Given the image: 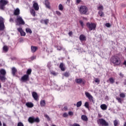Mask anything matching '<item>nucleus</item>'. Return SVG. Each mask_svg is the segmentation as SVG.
Instances as JSON below:
<instances>
[{
    "instance_id": "1",
    "label": "nucleus",
    "mask_w": 126,
    "mask_h": 126,
    "mask_svg": "<svg viewBox=\"0 0 126 126\" xmlns=\"http://www.w3.org/2000/svg\"><path fill=\"white\" fill-rule=\"evenodd\" d=\"M111 63L114 64L115 66L121 64V59L118 56H113L111 59Z\"/></svg>"
},
{
    "instance_id": "2",
    "label": "nucleus",
    "mask_w": 126,
    "mask_h": 126,
    "mask_svg": "<svg viewBox=\"0 0 126 126\" xmlns=\"http://www.w3.org/2000/svg\"><path fill=\"white\" fill-rule=\"evenodd\" d=\"M6 75V71L4 69H1L0 70V80L2 82H5V80H6V77L5 76Z\"/></svg>"
},
{
    "instance_id": "3",
    "label": "nucleus",
    "mask_w": 126,
    "mask_h": 126,
    "mask_svg": "<svg viewBox=\"0 0 126 126\" xmlns=\"http://www.w3.org/2000/svg\"><path fill=\"white\" fill-rule=\"evenodd\" d=\"M79 10L80 14L86 15L88 11V8L86 6L82 5L80 7Z\"/></svg>"
},
{
    "instance_id": "4",
    "label": "nucleus",
    "mask_w": 126,
    "mask_h": 126,
    "mask_svg": "<svg viewBox=\"0 0 126 126\" xmlns=\"http://www.w3.org/2000/svg\"><path fill=\"white\" fill-rule=\"evenodd\" d=\"M28 121L30 124H34V123H40V119H39V117L35 118V117L33 116L30 117Z\"/></svg>"
},
{
    "instance_id": "5",
    "label": "nucleus",
    "mask_w": 126,
    "mask_h": 126,
    "mask_svg": "<svg viewBox=\"0 0 126 126\" xmlns=\"http://www.w3.org/2000/svg\"><path fill=\"white\" fill-rule=\"evenodd\" d=\"M97 124L99 126H109V123L103 119H99L97 120Z\"/></svg>"
},
{
    "instance_id": "6",
    "label": "nucleus",
    "mask_w": 126,
    "mask_h": 126,
    "mask_svg": "<svg viewBox=\"0 0 126 126\" xmlns=\"http://www.w3.org/2000/svg\"><path fill=\"white\" fill-rule=\"evenodd\" d=\"M16 22L19 24V25H24L25 24V22L23 20V19H22V17L20 16H17Z\"/></svg>"
},
{
    "instance_id": "7",
    "label": "nucleus",
    "mask_w": 126,
    "mask_h": 126,
    "mask_svg": "<svg viewBox=\"0 0 126 126\" xmlns=\"http://www.w3.org/2000/svg\"><path fill=\"white\" fill-rule=\"evenodd\" d=\"M8 3V1L6 0H0V9L1 10H4L5 8V5Z\"/></svg>"
},
{
    "instance_id": "8",
    "label": "nucleus",
    "mask_w": 126,
    "mask_h": 126,
    "mask_svg": "<svg viewBox=\"0 0 126 126\" xmlns=\"http://www.w3.org/2000/svg\"><path fill=\"white\" fill-rule=\"evenodd\" d=\"M87 27L89 29L90 31H92V30H95L96 29V24L93 23H87Z\"/></svg>"
},
{
    "instance_id": "9",
    "label": "nucleus",
    "mask_w": 126,
    "mask_h": 126,
    "mask_svg": "<svg viewBox=\"0 0 126 126\" xmlns=\"http://www.w3.org/2000/svg\"><path fill=\"white\" fill-rule=\"evenodd\" d=\"M4 19L2 17L0 16V31H3L5 27L4 26Z\"/></svg>"
},
{
    "instance_id": "10",
    "label": "nucleus",
    "mask_w": 126,
    "mask_h": 126,
    "mask_svg": "<svg viewBox=\"0 0 126 126\" xmlns=\"http://www.w3.org/2000/svg\"><path fill=\"white\" fill-rule=\"evenodd\" d=\"M21 80L23 82H26V81H29V76L25 74L21 77Z\"/></svg>"
},
{
    "instance_id": "11",
    "label": "nucleus",
    "mask_w": 126,
    "mask_h": 126,
    "mask_svg": "<svg viewBox=\"0 0 126 126\" xmlns=\"http://www.w3.org/2000/svg\"><path fill=\"white\" fill-rule=\"evenodd\" d=\"M85 94L86 97H87L89 100H90V101H92V102H93V96H92V95H91V94H90L89 93L85 92Z\"/></svg>"
},
{
    "instance_id": "12",
    "label": "nucleus",
    "mask_w": 126,
    "mask_h": 126,
    "mask_svg": "<svg viewBox=\"0 0 126 126\" xmlns=\"http://www.w3.org/2000/svg\"><path fill=\"white\" fill-rule=\"evenodd\" d=\"M19 14H20V10H19V8H17L15 10H14V15L19 16Z\"/></svg>"
},
{
    "instance_id": "13",
    "label": "nucleus",
    "mask_w": 126,
    "mask_h": 126,
    "mask_svg": "<svg viewBox=\"0 0 126 126\" xmlns=\"http://www.w3.org/2000/svg\"><path fill=\"white\" fill-rule=\"evenodd\" d=\"M32 97L34 99V100H35L36 101V100H38V94H37V93H36L35 92H33L32 93Z\"/></svg>"
},
{
    "instance_id": "14",
    "label": "nucleus",
    "mask_w": 126,
    "mask_h": 126,
    "mask_svg": "<svg viewBox=\"0 0 126 126\" xmlns=\"http://www.w3.org/2000/svg\"><path fill=\"white\" fill-rule=\"evenodd\" d=\"M44 4L47 8H49V9L51 8V6L50 5V2H49L48 0H45Z\"/></svg>"
},
{
    "instance_id": "15",
    "label": "nucleus",
    "mask_w": 126,
    "mask_h": 126,
    "mask_svg": "<svg viewBox=\"0 0 126 126\" xmlns=\"http://www.w3.org/2000/svg\"><path fill=\"white\" fill-rule=\"evenodd\" d=\"M33 7L34 8L35 10H39V5L37 2H34L33 4Z\"/></svg>"
},
{
    "instance_id": "16",
    "label": "nucleus",
    "mask_w": 126,
    "mask_h": 126,
    "mask_svg": "<svg viewBox=\"0 0 126 126\" xmlns=\"http://www.w3.org/2000/svg\"><path fill=\"white\" fill-rule=\"evenodd\" d=\"M26 106L28 107V108H33L34 107V104L32 102H27L26 103Z\"/></svg>"
},
{
    "instance_id": "17",
    "label": "nucleus",
    "mask_w": 126,
    "mask_h": 126,
    "mask_svg": "<svg viewBox=\"0 0 126 126\" xmlns=\"http://www.w3.org/2000/svg\"><path fill=\"white\" fill-rule=\"evenodd\" d=\"M79 39L81 41H85L86 40V36L83 34H81L80 35Z\"/></svg>"
},
{
    "instance_id": "18",
    "label": "nucleus",
    "mask_w": 126,
    "mask_h": 126,
    "mask_svg": "<svg viewBox=\"0 0 126 126\" xmlns=\"http://www.w3.org/2000/svg\"><path fill=\"white\" fill-rule=\"evenodd\" d=\"M16 72H17V69L14 67L12 68V74H13V76H15Z\"/></svg>"
},
{
    "instance_id": "19",
    "label": "nucleus",
    "mask_w": 126,
    "mask_h": 126,
    "mask_svg": "<svg viewBox=\"0 0 126 126\" xmlns=\"http://www.w3.org/2000/svg\"><path fill=\"white\" fill-rule=\"evenodd\" d=\"M100 108L102 110L105 111L107 109L108 106H107L106 104H101L100 105Z\"/></svg>"
},
{
    "instance_id": "20",
    "label": "nucleus",
    "mask_w": 126,
    "mask_h": 126,
    "mask_svg": "<svg viewBox=\"0 0 126 126\" xmlns=\"http://www.w3.org/2000/svg\"><path fill=\"white\" fill-rule=\"evenodd\" d=\"M60 68H61L62 71H64V70H65V69L64 68V64L63 63H61L60 65Z\"/></svg>"
},
{
    "instance_id": "21",
    "label": "nucleus",
    "mask_w": 126,
    "mask_h": 126,
    "mask_svg": "<svg viewBox=\"0 0 126 126\" xmlns=\"http://www.w3.org/2000/svg\"><path fill=\"white\" fill-rule=\"evenodd\" d=\"M81 119L83 121H84L85 122H87V121H88V118H87V116H86V115H82Z\"/></svg>"
},
{
    "instance_id": "22",
    "label": "nucleus",
    "mask_w": 126,
    "mask_h": 126,
    "mask_svg": "<svg viewBox=\"0 0 126 126\" xmlns=\"http://www.w3.org/2000/svg\"><path fill=\"white\" fill-rule=\"evenodd\" d=\"M31 50H32V53H35V52H36V51H37V47H36V46H32L31 47Z\"/></svg>"
},
{
    "instance_id": "23",
    "label": "nucleus",
    "mask_w": 126,
    "mask_h": 126,
    "mask_svg": "<svg viewBox=\"0 0 126 126\" xmlns=\"http://www.w3.org/2000/svg\"><path fill=\"white\" fill-rule=\"evenodd\" d=\"M40 105L41 107H45L46 106V101L45 100H41L40 101Z\"/></svg>"
},
{
    "instance_id": "24",
    "label": "nucleus",
    "mask_w": 126,
    "mask_h": 126,
    "mask_svg": "<svg viewBox=\"0 0 126 126\" xmlns=\"http://www.w3.org/2000/svg\"><path fill=\"white\" fill-rule=\"evenodd\" d=\"M3 50L4 52H5V53L8 52V47H7L6 45L4 46L3 47Z\"/></svg>"
},
{
    "instance_id": "25",
    "label": "nucleus",
    "mask_w": 126,
    "mask_h": 126,
    "mask_svg": "<svg viewBox=\"0 0 126 126\" xmlns=\"http://www.w3.org/2000/svg\"><path fill=\"white\" fill-rule=\"evenodd\" d=\"M82 105V101H78L76 103V106L77 108H79V107H81Z\"/></svg>"
},
{
    "instance_id": "26",
    "label": "nucleus",
    "mask_w": 126,
    "mask_h": 126,
    "mask_svg": "<svg viewBox=\"0 0 126 126\" xmlns=\"http://www.w3.org/2000/svg\"><path fill=\"white\" fill-rule=\"evenodd\" d=\"M75 81L77 83H78L79 84L82 83V79H76L75 80Z\"/></svg>"
},
{
    "instance_id": "27",
    "label": "nucleus",
    "mask_w": 126,
    "mask_h": 126,
    "mask_svg": "<svg viewBox=\"0 0 126 126\" xmlns=\"http://www.w3.org/2000/svg\"><path fill=\"white\" fill-rule=\"evenodd\" d=\"M26 32L27 33H30V34H32V30L28 28L26 29Z\"/></svg>"
},
{
    "instance_id": "28",
    "label": "nucleus",
    "mask_w": 126,
    "mask_h": 126,
    "mask_svg": "<svg viewBox=\"0 0 126 126\" xmlns=\"http://www.w3.org/2000/svg\"><path fill=\"white\" fill-rule=\"evenodd\" d=\"M109 81L111 84H113V83H115V79H114V78H110L109 79Z\"/></svg>"
},
{
    "instance_id": "29",
    "label": "nucleus",
    "mask_w": 126,
    "mask_h": 126,
    "mask_svg": "<svg viewBox=\"0 0 126 126\" xmlns=\"http://www.w3.org/2000/svg\"><path fill=\"white\" fill-rule=\"evenodd\" d=\"M31 72H32V70L31 69H29L27 71V75H28V76H29V75H30V74H31Z\"/></svg>"
},
{
    "instance_id": "30",
    "label": "nucleus",
    "mask_w": 126,
    "mask_h": 126,
    "mask_svg": "<svg viewBox=\"0 0 126 126\" xmlns=\"http://www.w3.org/2000/svg\"><path fill=\"white\" fill-rule=\"evenodd\" d=\"M113 124L114 126H117L118 125H119V121H118L117 120H115L114 121Z\"/></svg>"
},
{
    "instance_id": "31",
    "label": "nucleus",
    "mask_w": 126,
    "mask_h": 126,
    "mask_svg": "<svg viewBox=\"0 0 126 126\" xmlns=\"http://www.w3.org/2000/svg\"><path fill=\"white\" fill-rule=\"evenodd\" d=\"M31 13L32 15H33V16H35V15H36V12H35V10L34 9H32L31 11Z\"/></svg>"
},
{
    "instance_id": "32",
    "label": "nucleus",
    "mask_w": 126,
    "mask_h": 126,
    "mask_svg": "<svg viewBox=\"0 0 126 126\" xmlns=\"http://www.w3.org/2000/svg\"><path fill=\"white\" fill-rule=\"evenodd\" d=\"M116 100H117V101H118V103H120V104H122V98H121V97H116Z\"/></svg>"
},
{
    "instance_id": "33",
    "label": "nucleus",
    "mask_w": 126,
    "mask_h": 126,
    "mask_svg": "<svg viewBox=\"0 0 126 126\" xmlns=\"http://www.w3.org/2000/svg\"><path fill=\"white\" fill-rule=\"evenodd\" d=\"M59 9L60 10H63V4H60L59 5Z\"/></svg>"
},
{
    "instance_id": "34",
    "label": "nucleus",
    "mask_w": 126,
    "mask_h": 126,
    "mask_svg": "<svg viewBox=\"0 0 126 126\" xmlns=\"http://www.w3.org/2000/svg\"><path fill=\"white\" fill-rule=\"evenodd\" d=\"M98 14L99 16H101V17H103V16H104V12H103L102 11H99L98 12Z\"/></svg>"
},
{
    "instance_id": "35",
    "label": "nucleus",
    "mask_w": 126,
    "mask_h": 126,
    "mask_svg": "<svg viewBox=\"0 0 126 126\" xmlns=\"http://www.w3.org/2000/svg\"><path fill=\"white\" fill-rule=\"evenodd\" d=\"M120 97H121V98H126V94L125 93H121L120 94Z\"/></svg>"
},
{
    "instance_id": "36",
    "label": "nucleus",
    "mask_w": 126,
    "mask_h": 126,
    "mask_svg": "<svg viewBox=\"0 0 126 126\" xmlns=\"http://www.w3.org/2000/svg\"><path fill=\"white\" fill-rule=\"evenodd\" d=\"M85 107L88 109L89 108V103L88 102H86L84 104Z\"/></svg>"
},
{
    "instance_id": "37",
    "label": "nucleus",
    "mask_w": 126,
    "mask_h": 126,
    "mask_svg": "<svg viewBox=\"0 0 126 126\" xmlns=\"http://www.w3.org/2000/svg\"><path fill=\"white\" fill-rule=\"evenodd\" d=\"M63 75L65 77H68L69 76V73L67 72H66L64 73Z\"/></svg>"
},
{
    "instance_id": "38",
    "label": "nucleus",
    "mask_w": 126,
    "mask_h": 126,
    "mask_svg": "<svg viewBox=\"0 0 126 126\" xmlns=\"http://www.w3.org/2000/svg\"><path fill=\"white\" fill-rule=\"evenodd\" d=\"M58 51H62L63 50V47L62 46H58L56 47Z\"/></svg>"
},
{
    "instance_id": "39",
    "label": "nucleus",
    "mask_w": 126,
    "mask_h": 126,
    "mask_svg": "<svg viewBox=\"0 0 126 126\" xmlns=\"http://www.w3.org/2000/svg\"><path fill=\"white\" fill-rule=\"evenodd\" d=\"M44 23L45 25H48V23H49V19L44 20Z\"/></svg>"
},
{
    "instance_id": "40",
    "label": "nucleus",
    "mask_w": 126,
    "mask_h": 126,
    "mask_svg": "<svg viewBox=\"0 0 126 126\" xmlns=\"http://www.w3.org/2000/svg\"><path fill=\"white\" fill-rule=\"evenodd\" d=\"M20 34L22 36H25V35H26V33H25L23 31L20 32Z\"/></svg>"
},
{
    "instance_id": "41",
    "label": "nucleus",
    "mask_w": 126,
    "mask_h": 126,
    "mask_svg": "<svg viewBox=\"0 0 126 126\" xmlns=\"http://www.w3.org/2000/svg\"><path fill=\"white\" fill-rule=\"evenodd\" d=\"M17 126H24V125H23V123H22V122H19L18 123Z\"/></svg>"
},
{
    "instance_id": "42",
    "label": "nucleus",
    "mask_w": 126,
    "mask_h": 126,
    "mask_svg": "<svg viewBox=\"0 0 126 126\" xmlns=\"http://www.w3.org/2000/svg\"><path fill=\"white\" fill-rule=\"evenodd\" d=\"M17 30H18V32H20V33H21V32H22L23 31V30H22V29L21 28H18Z\"/></svg>"
},
{
    "instance_id": "43",
    "label": "nucleus",
    "mask_w": 126,
    "mask_h": 126,
    "mask_svg": "<svg viewBox=\"0 0 126 126\" xmlns=\"http://www.w3.org/2000/svg\"><path fill=\"white\" fill-rule=\"evenodd\" d=\"M94 81L96 83H100V80H99V79H98V78H95V80H94Z\"/></svg>"
},
{
    "instance_id": "44",
    "label": "nucleus",
    "mask_w": 126,
    "mask_h": 126,
    "mask_svg": "<svg viewBox=\"0 0 126 126\" xmlns=\"http://www.w3.org/2000/svg\"><path fill=\"white\" fill-rule=\"evenodd\" d=\"M68 114H67V113H64L63 114V118H67V117H68Z\"/></svg>"
},
{
    "instance_id": "45",
    "label": "nucleus",
    "mask_w": 126,
    "mask_h": 126,
    "mask_svg": "<svg viewBox=\"0 0 126 126\" xmlns=\"http://www.w3.org/2000/svg\"><path fill=\"white\" fill-rule=\"evenodd\" d=\"M32 61H33V60H36V56H32L31 58Z\"/></svg>"
},
{
    "instance_id": "46",
    "label": "nucleus",
    "mask_w": 126,
    "mask_h": 126,
    "mask_svg": "<svg viewBox=\"0 0 126 126\" xmlns=\"http://www.w3.org/2000/svg\"><path fill=\"white\" fill-rule=\"evenodd\" d=\"M105 26L108 28L111 27V25L110 24V23H106L105 24Z\"/></svg>"
},
{
    "instance_id": "47",
    "label": "nucleus",
    "mask_w": 126,
    "mask_h": 126,
    "mask_svg": "<svg viewBox=\"0 0 126 126\" xmlns=\"http://www.w3.org/2000/svg\"><path fill=\"white\" fill-rule=\"evenodd\" d=\"M79 22H80V24H81V26H82V27H83V26H84L83 22H82V21H80Z\"/></svg>"
},
{
    "instance_id": "48",
    "label": "nucleus",
    "mask_w": 126,
    "mask_h": 126,
    "mask_svg": "<svg viewBox=\"0 0 126 126\" xmlns=\"http://www.w3.org/2000/svg\"><path fill=\"white\" fill-rule=\"evenodd\" d=\"M44 117H45V118H46V119H47V120H50V117H49V115L45 114L44 115Z\"/></svg>"
},
{
    "instance_id": "49",
    "label": "nucleus",
    "mask_w": 126,
    "mask_h": 126,
    "mask_svg": "<svg viewBox=\"0 0 126 126\" xmlns=\"http://www.w3.org/2000/svg\"><path fill=\"white\" fill-rule=\"evenodd\" d=\"M68 115H69V116H73V112L71 111H69L68 112Z\"/></svg>"
},
{
    "instance_id": "50",
    "label": "nucleus",
    "mask_w": 126,
    "mask_h": 126,
    "mask_svg": "<svg viewBox=\"0 0 126 126\" xmlns=\"http://www.w3.org/2000/svg\"><path fill=\"white\" fill-rule=\"evenodd\" d=\"M71 126H80V125H79V124H76V123H75L73 125H72Z\"/></svg>"
},
{
    "instance_id": "51",
    "label": "nucleus",
    "mask_w": 126,
    "mask_h": 126,
    "mask_svg": "<svg viewBox=\"0 0 126 126\" xmlns=\"http://www.w3.org/2000/svg\"><path fill=\"white\" fill-rule=\"evenodd\" d=\"M51 74H53V75H57V73L55 72V71L51 72Z\"/></svg>"
},
{
    "instance_id": "52",
    "label": "nucleus",
    "mask_w": 126,
    "mask_h": 126,
    "mask_svg": "<svg viewBox=\"0 0 126 126\" xmlns=\"http://www.w3.org/2000/svg\"><path fill=\"white\" fill-rule=\"evenodd\" d=\"M98 9H103V6L100 5L98 7Z\"/></svg>"
},
{
    "instance_id": "53",
    "label": "nucleus",
    "mask_w": 126,
    "mask_h": 126,
    "mask_svg": "<svg viewBox=\"0 0 126 126\" xmlns=\"http://www.w3.org/2000/svg\"><path fill=\"white\" fill-rule=\"evenodd\" d=\"M119 75H120V77H122V78H123V77H124V74L122 73H120L119 74Z\"/></svg>"
},
{
    "instance_id": "54",
    "label": "nucleus",
    "mask_w": 126,
    "mask_h": 126,
    "mask_svg": "<svg viewBox=\"0 0 126 126\" xmlns=\"http://www.w3.org/2000/svg\"><path fill=\"white\" fill-rule=\"evenodd\" d=\"M56 14H58V15H61V13L60 11H56Z\"/></svg>"
},
{
    "instance_id": "55",
    "label": "nucleus",
    "mask_w": 126,
    "mask_h": 126,
    "mask_svg": "<svg viewBox=\"0 0 126 126\" xmlns=\"http://www.w3.org/2000/svg\"><path fill=\"white\" fill-rule=\"evenodd\" d=\"M9 21L10 22H13V19H12V18H10L9 19Z\"/></svg>"
},
{
    "instance_id": "56",
    "label": "nucleus",
    "mask_w": 126,
    "mask_h": 126,
    "mask_svg": "<svg viewBox=\"0 0 126 126\" xmlns=\"http://www.w3.org/2000/svg\"><path fill=\"white\" fill-rule=\"evenodd\" d=\"M81 1V0H76L77 3H79Z\"/></svg>"
},
{
    "instance_id": "57",
    "label": "nucleus",
    "mask_w": 126,
    "mask_h": 126,
    "mask_svg": "<svg viewBox=\"0 0 126 126\" xmlns=\"http://www.w3.org/2000/svg\"><path fill=\"white\" fill-rule=\"evenodd\" d=\"M44 22H45V20H40V22L41 23H44Z\"/></svg>"
},
{
    "instance_id": "58",
    "label": "nucleus",
    "mask_w": 126,
    "mask_h": 126,
    "mask_svg": "<svg viewBox=\"0 0 126 126\" xmlns=\"http://www.w3.org/2000/svg\"><path fill=\"white\" fill-rule=\"evenodd\" d=\"M123 64H124V65H126V60H125L124 61V62L123 63Z\"/></svg>"
},
{
    "instance_id": "59",
    "label": "nucleus",
    "mask_w": 126,
    "mask_h": 126,
    "mask_svg": "<svg viewBox=\"0 0 126 126\" xmlns=\"http://www.w3.org/2000/svg\"><path fill=\"white\" fill-rule=\"evenodd\" d=\"M68 34L69 35V36H70L71 35H72V32H70Z\"/></svg>"
},
{
    "instance_id": "60",
    "label": "nucleus",
    "mask_w": 126,
    "mask_h": 126,
    "mask_svg": "<svg viewBox=\"0 0 126 126\" xmlns=\"http://www.w3.org/2000/svg\"><path fill=\"white\" fill-rule=\"evenodd\" d=\"M3 126H6V124H5L4 123H3Z\"/></svg>"
},
{
    "instance_id": "61",
    "label": "nucleus",
    "mask_w": 126,
    "mask_h": 126,
    "mask_svg": "<svg viewBox=\"0 0 126 126\" xmlns=\"http://www.w3.org/2000/svg\"><path fill=\"white\" fill-rule=\"evenodd\" d=\"M2 124H1V122L0 121V126H2Z\"/></svg>"
},
{
    "instance_id": "62",
    "label": "nucleus",
    "mask_w": 126,
    "mask_h": 126,
    "mask_svg": "<svg viewBox=\"0 0 126 126\" xmlns=\"http://www.w3.org/2000/svg\"><path fill=\"white\" fill-rule=\"evenodd\" d=\"M124 85H126V80H125V81Z\"/></svg>"
},
{
    "instance_id": "63",
    "label": "nucleus",
    "mask_w": 126,
    "mask_h": 126,
    "mask_svg": "<svg viewBox=\"0 0 126 126\" xmlns=\"http://www.w3.org/2000/svg\"><path fill=\"white\" fill-rule=\"evenodd\" d=\"M124 126H126V122L124 124Z\"/></svg>"
},
{
    "instance_id": "64",
    "label": "nucleus",
    "mask_w": 126,
    "mask_h": 126,
    "mask_svg": "<svg viewBox=\"0 0 126 126\" xmlns=\"http://www.w3.org/2000/svg\"><path fill=\"white\" fill-rule=\"evenodd\" d=\"M52 126H56V125H52Z\"/></svg>"
}]
</instances>
